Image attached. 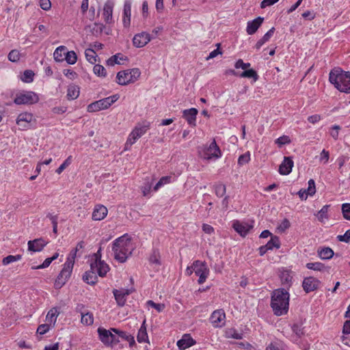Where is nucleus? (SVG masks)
Segmentation results:
<instances>
[{
  "instance_id": "obj_7",
  "label": "nucleus",
  "mask_w": 350,
  "mask_h": 350,
  "mask_svg": "<svg viewBox=\"0 0 350 350\" xmlns=\"http://www.w3.org/2000/svg\"><path fill=\"white\" fill-rule=\"evenodd\" d=\"M140 75L141 71L137 68L122 70L117 73L116 82L119 85H126L135 82Z\"/></svg>"
},
{
  "instance_id": "obj_3",
  "label": "nucleus",
  "mask_w": 350,
  "mask_h": 350,
  "mask_svg": "<svg viewBox=\"0 0 350 350\" xmlns=\"http://www.w3.org/2000/svg\"><path fill=\"white\" fill-rule=\"evenodd\" d=\"M329 81L340 92L350 94L349 72L334 68L329 72Z\"/></svg>"
},
{
  "instance_id": "obj_43",
  "label": "nucleus",
  "mask_w": 350,
  "mask_h": 350,
  "mask_svg": "<svg viewBox=\"0 0 350 350\" xmlns=\"http://www.w3.org/2000/svg\"><path fill=\"white\" fill-rule=\"evenodd\" d=\"M239 76L242 78L253 79L254 81H256L258 79V74L252 68L244 70L243 72L240 74Z\"/></svg>"
},
{
  "instance_id": "obj_4",
  "label": "nucleus",
  "mask_w": 350,
  "mask_h": 350,
  "mask_svg": "<svg viewBox=\"0 0 350 350\" xmlns=\"http://www.w3.org/2000/svg\"><path fill=\"white\" fill-rule=\"evenodd\" d=\"M198 154L200 158L206 161H215L222 156L221 151L215 139L209 145L199 147Z\"/></svg>"
},
{
  "instance_id": "obj_6",
  "label": "nucleus",
  "mask_w": 350,
  "mask_h": 350,
  "mask_svg": "<svg viewBox=\"0 0 350 350\" xmlns=\"http://www.w3.org/2000/svg\"><path fill=\"white\" fill-rule=\"evenodd\" d=\"M16 124L21 131L33 129L36 127L37 119L32 113L24 111L18 115Z\"/></svg>"
},
{
  "instance_id": "obj_10",
  "label": "nucleus",
  "mask_w": 350,
  "mask_h": 350,
  "mask_svg": "<svg viewBox=\"0 0 350 350\" xmlns=\"http://www.w3.org/2000/svg\"><path fill=\"white\" fill-rule=\"evenodd\" d=\"M74 266L70 265V262H65L61 272L58 275L55 282L56 288H62L68 280L70 278Z\"/></svg>"
},
{
  "instance_id": "obj_32",
  "label": "nucleus",
  "mask_w": 350,
  "mask_h": 350,
  "mask_svg": "<svg viewBox=\"0 0 350 350\" xmlns=\"http://www.w3.org/2000/svg\"><path fill=\"white\" fill-rule=\"evenodd\" d=\"M150 263L154 266L155 268H159L161 265V255L157 250H154L149 257Z\"/></svg>"
},
{
  "instance_id": "obj_50",
  "label": "nucleus",
  "mask_w": 350,
  "mask_h": 350,
  "mask_svg": "<svg viewBox=\"0 0 350 350\" xmlns=\"http://www.w3.org/2000/svg\"><path fill=\"white\" fill-rule=\"evenodd\" d=\"M72 161V156H69L64 162L62 164L60 165V166L56 170V173L58 174H60L62 173V172L71 164Z\"/></svg>"
},
{
  "instance_id": "obj_15",
  "label": "nucleus",
  "mask_w": 350,
  "mask_h": 350,
  "mask_svg": "<svg viewBox=\"0 0 350 350\" xmlns=\"http://www.w3.org/2000/svg\"><path fill=\"white\" fill-rule=\"evenodd\" d=\"M90 269L97 273L100 277H104L110 269L105 261L100 259H96L94 262L91 263Z\"/></svg>"
},
{
  "instance_id": "obj_33",
  "label": "nucleus",
  "mask_w": 350,
  "mask_h": 350,
  "mask_svg": "<svg viewBox=\"0 0 350 350\" xmlns=\"http://www.w3.org/2000/svg\"><path fill=\"white\" fill-rule=\"evenodd\" d=\"M131 8L130 3H125L124 6V13H123V25L124 27H127L130 25L131 23Z\"/></svg>"
},
{
  "instance_id": "obj_27",
  "label": "nucleus",
  "mask_w": 350,
  "mask_h": 350,
  "mask_svg": "<svg viewBox=\"0 0 350 350\" xmlns=\"http://www.w3.org/2000/svg\"><path fill=\"white\" fill-rule=\"evenodd\" d=\"M59 314V309L56 307L52 308L49 310L46 316V322L54 327Z\"/></svg>"
},
{
  "instance_id": "obj_25",
  "label": "nucleus",
  "mask_w": 350,
  "mask_h": 350,
  "mask_svg": "<svg viewBox=\"0 0 350 350\" xmlns=\"http://www.w3.org/2000/svg\"><path fill=\"white\" fill-rule=\"evenodd\" d=\"M198 111L196 108H190L183 111V118L187 120V123L191 126H196V116Z\"/></svg>"
},
{
  "instance_id": "obj_24",
  "label": "nucleus",
  "mask_w": 350,
  "mask_h": 350,
  "mask_svg": "<svg viewBox=\"0 0 350 350\" xmlns=\"http://www.w3.org/2000/svg\"><path fill=\"white\" fill-rule=\"evenodd\" d=\"M83 308V305H78L77 306V310L80 312L81 319V323L84 325H91L94 323V317L92 313L89 312L82 311L81 309Z\"/></svg>"
},
{
  "instance_id": "obj_37",
  "label": "nucleus",
  "mask_w": 350,
  "mask_h": 350,
  "mask_svg": "<svg viewBox=\"0 0 350 350\" xmlns=\"http://www.w3.org/2000/svg\"><path fill=\"white\" fill-rule=\"evenodd\" d=\"M85 55L87 61L92 64H96L98 55L94 49L89 48L85 51Z\"/></svg>"
},
{
  "instance_id": "obj_18",
  "label": "nucleus",
  "mask_w": 350,
  "mask_h": 350,
  "mask_svg": "<svg viewBox=\"0 0 350 350\" xmlns=\"http://www.w3.org/2000/svg\"><path fill=\"white\" fill-rule=\"evenodd\" d=\"M132 291L128 288H120L115 289L113 291V293L116 301L117 304L119 306H124L126 301V297L131 293Z\"/></svg>"
},
{
  "instance_id": "obj_16",
  "label": "nucleus",
  "mask_w": 350,
  "mask_h": 350,
  "mask_svg": "<svg viewBox=\"0 0 350 350\" xmlns=\"http://www.w3.org/2000/svg\"><path fill=\"white\" fill-rule=\"evenodd\" d=\"M152 40L149 33L142 31L137 33L133 38V44L136 48H142L145 46Z\"/></svg>"
},
{
  "instance_id": "obj_34",
  "label": "nucleus",
  "mask_w": 350,
  "mask_h": 350,
  "mask_svg": "<svg viewBox=\"0 0 350 350\" xmlns=\"http://www.w3.org/2000/svg\"><path fill=\"white\" fill-rule=\"evenodd\" d=\"M275 28H271L256 44L255 47L257 50L260 49L261 46L268 42L274 33Z\"/></svg>"
},
{
  "instance_id": "obj_39",
  "label": "nucleus",
  "mask_w": 350,
  "mask_h": 350,
  "mask_svg": "<svg viewBox=\"0 0 350 350\" xmlns=\"http://www.w3.org/2000/svg\"><path fill=\"white\" fill-rule=\"evenodd\" d=\"M34 72L31 70H26L23 72V73L21 75L20 79L21 80L27 83H29L33 82L34 79Z\"/></svg>"
},
{
  "instance_id": "obj_1",
  "label": "nucleus",
  "mask_w": 350,
  "mask_h": 350,
  "mask_svg": "<svg viewBox=\"0 0 350 350\" xmlns=\"http://www.w3.org/2000/svg\"><path fill=\"white\" fill-rule=\"evenodd\" d=\"M135 249L131 236L128 234L117 238L113 242L112 251L114 258L120 262H124Z\"/></svg>"
},
{
  "instance_id": "obj_54",
  "label": "nucleus",
  "mask_w": 350,
  "mask_h": 350,
  "mask_svg": "<svg viewBox=\"0 0 350 350\" xmlns=\"http://www.w3.org/2000/svg\"><path fill=\"white\" fill-rule=\"evenodd\" d=\"M58 256H59V253H57V252L55 253L52 257L46 258L44 260V262H42V264L39 265V268L45 269V268L48 267L53 260H55V259H57L58 258Z\"/></svg>"
},
{
  "instance_id": "obj_8",
  "label": "nucleus",
  "mask_w": 350,
  "mask_h": 350,
  "mask_svg": "<svg viewBox=\"0 0 350 350\" xmlns=\"http://www.w3.org/2000/svg\"><path fill=\"white\" fill-rule=\"evenodd\" d=\"M119 98L118 94H114L111 96L96 100L88 105L87 111L90 113L97 112L101 110L108 109Z\"/></svg>"
},
{
  "instance_id": "obj_64",
  "label": "nucleus",
  "mask_w": 350,
  "mask_h": 350,
  "mask_svg": "<svg viewBox=\"0 0 350 350\" xmlns=\"http://www.w3.org/2000/svg\"><path fill=\"white\" fill-rule=\"evenodd\" d=\"M337 239L339 241L349 243L350 240V229L347 230L342 235H338Z\"/></svg>"
},
{
  "instance_id": "obj_42",
  "label": "nucleus",
  "mask_w": 350,
  "mask_h": 350,
  "mask_svg": "<svg viewBox=\"0 0 350 350\" xmlns=\"http://www.w3.org/2000/svg\"><path fill=\"white\" fill-rule=\"evenodd\" d=\"M306 267L308 269L317 271H323L325 269V265L320 262H308Z\"/></svg>"
},
{
  "instance_id": "obj_58",
  "label": "nucleus",
  "mask_w": 350,
  "mask_h": 350,
  "mask_svg": "<svg viewBox=\"0 0 350 350\" xmlns=\"http://www.w3.org/2000/svg\"><path fill=\"white\" fill-rule=\"evenodd\" d=\"M266 350H285V349L280 342L274 341L267 347Z\"/></svg>"
},
{
  "instance_id": "obj_21",
  "label": "nucleus",
  "mask_w": 350,
  "mask_h": 350,
  "mask_svg": "<svg viewBox=\"0 0 350 350\" xmlns=\"http://www.w3.org/2000/svg\"><path fill=\"white\" fill-rule=\"evenodd\" d=\"M137 340L139 343H150L148 332L146 319H144L142 323L138 329L137 334Z\"/></svg>"
},
{
  "instance_id": "obj_36",
  "label": "nucleus",
  "mask_w": 350,
  "mask_h": 350,
  "mask_svg": "<svg viewBox=\"0 0 350 350\" xmlns=\"http://www.w3.org/2000/svg\"><path fill=\"white\" fill-rule=\"evenodd\" d=\"M95 272L92 269L89 271H86L83 276V280L89 284L93 285L97 282V277L95 275Z\"/></svg>"
},
{
  "instance_id": "obj_62",
  "label": "nucleus",
  "mask_w": 350,
  "mask_h": 350,
  "mask_svg": "<svg viewBox=\"0 0 350 350\" xmlns=\"http://www.w3.org/2000/svg\"><path fill=\"white\" fill-rule=\"evenodd\" d=\"M340 126L334 125L330 128L329 134L335 140L338 139L339 135Z\"/></svg>"
},
{
  "instance_id": "obj_9",
  "label": "nucleus",
  "mask_w": 350,
  "mask_h": 350,
  "mask_svg": "<svg viewBox=\"0 0 350 350\" xmlns=\"http://www.w3.org/2000/svg\"><path fill=\"white\" fill-rule=\"evenodd\" d=\"M39 100L38 94L33 91H20L15 94L14 103L16 105H33Z\"/></svg>"
},
{
  "instance_id": "obj_30",
  "label": "nucleus",
  "mask_w": 350,
  "mask_h": 350,
  "mask_svg": "<svg viewBox=\"0 0 350 350\" xmlns=\"http://www.w3.org/2000/svg\"><path fill=\"white\" fill-rule=\"evenodd\" d=\"M126 60V57L121 53H117L107 60V65L113 66L116 64H122Z\"/></svg>"
},
{
  "instance_id": "obj_13",
  "label": "nucleus",
  "mask_w": 350,
  "mask_h": 350,
  "mask_svg": "<svg viewBox=\"0 0 350 350\" xmlns=\"http://www.w3.org/2000/svg\"><path fill=\"white\" fill-rule=\"evenodd\" d=\"M210 322L215 328L224 327L226 324V314L224 310L218 309L213 311L210 317Z\"/></svg>"
},
{
  "instance_id": "obj_41",
  "label": "nucleus",
  "mask_w": 350,
  "mask_h": 350,
  "mask_svg": "<svg viewBox=\"0 0 350 350\" xmlns=\"http://www.w3.org/2000/svg\"><path fill=\"white\" fill-rule=\"evenodd\" d=\"M319 256L323 260L330 259L334 256V251L329 247H324L319 252Z\"/></svg>"
},
{
  "instance_id": "obj_49",
  "label": "nucleus",
  "mask_w": 350,
  "mask_h": 350,
  "mask_svg": "<svg viewBox=\"0 0 350 350\" xmlns=\"http://www.w3.org/2000/svg\"><path fill=\"white\" fill-rule=\"evenodd\" d=\"M52 327L50 324L46 322L44 324L40 325L37 328V333L40 335H44L47 333Z\"/></svg>"
},
{
  "instance_id": "obj_20",
  "label": "nucleus",
  "mask_w": 350,
  "mask_h": 350,
  "mask_svg": "<svg viewBox=\"0 0 350 350\" xmlns=\"http://www.w3.org/2000/svg\"><path fill=\"white\" fill-rule=\"evenodd\" d=\"M47 243L48 242L42 238L29 241L27 243L28 250L33 252H40Z\"/></svg>"
},
{
  "instance_id": "obj_26",
  "label": "nucleus",
  "mask_w": 350,
  "mask_h": 350,
  "mask_svg": "<svg viewBox=\"0 0 350 350\" xmlns=\"http://www.w3.org/2000/svg\"><path fill=\"white\" fill-rule=\"evenodd\" d=\"M195 343V340L189 334H184L182 338L178 340L177 346L180 349L184 350L193 346Z\"/></svg>"
},
{
  "instance_id": "obj_46",
  "label": "nucleus",
  "mask_w": 350,
  "mask_h": 350,
  "mask_svg": "<svg viewBox=\"0 0 350 350\" xmlns=\"http://www.w3.org/2000/svg\"><path fill=\"white\" fill-rule=\"evenodd\" d=\"M64 59L68 64L73 65L77 61V55L73 51H67Z\"/></svg>"
},
{
  "instance_id": "obj_56",
  "label": "nucleus",
  "mask_w": 350,
  "mask_h": 350,
  "mask_svg": "<svg viewBox=\"0 0 350 350\" xmlns=\"http://www.w3.org/2000/svg\"><path fill=\"white\" fill-rule=\"evenodd\" d=\"M250 161V152H247L245 154L239 156L238 159V164L239 165H243L247 163Z\"/></svg>"
},
{
  "instance_id": "obj_40",
  "label": "nucleus",
  "mask_w": 350,
  "mask_h": 350,
  "mask_svg": "<svg viewBox=\"0 0 350 350\" xmlns=\"http://www.w3.org/2000/svg\"><path fill=\"white\" fill-rule=\"evenodd\" d=\"M266 245L269 250H273L274 248L279 249L280 247L279 237L277 236H271V239L268 241Z\"/></svg>"
},
{
  "instance_id": "obj_44",
  "label": "nucleus",
  "mask_w": 350,
  "mask_h": 350,
  "mask_svg": "<svg viewBox=\"0 0 350 350\" xmlns=\"http://www.w3.org/2000/svg\"><path fill=\"white\" fill-rule=\"evenodd\" d=\"M226 336L228 338H234V339H241L243 338L242 333L239 332L234 328H230L226 330Z\"/></svg>"
},
{
  "instance_id": "obj_23",
  "label": "nucleus",
  "mask_w": 350,
  "mask_h": 350,
  "mask_svg": "<svg viewBox=\"0 0 350 350\" xmlns=\"http://www.w3.org/2000/svg\"><path fill=\"white\" fill-rule=\"evenodd\" d=\"M264 18L258 16L247 23L246 31L248 35H252L258 30L263 22Z\"/></svg>"
},
{
  "instance_id": "obj_5",
  "label": "nucleus",
  "mask_w": 350,
  "mask_h": 350,
  "mask_svg": "<svg viewBox=\"0 0 350 350\" xmlns=\"http://www.w3.org/2000/svg\"><path fill=\"white\" fill-rule=\"evenodd\" d=\"M150 122L144 121L137 124L128 136L124 145V150H128L149 129Z\"/></svg>"
},
{
  "instance_id": "obj_61",
  "label": "nucleus",
  "mask_w": 350,
  "mask_h": 350,
  "mask_svg": "<svg viewBox=\"0 0 350 350\" xmlns=\"http://www.w3.org/2000/svg\"><path fill=\"white\" fill-rule=\"evenodd\" d=\"M329 158V153L327 150L323 149L319 155V161L323 164L327 163Z\"/></svg>"
},
{
  "instance_id": "obj_57",
  "label": "nucleus",
  "mask_w": 350,
  "mask_h": 350,
  "mask_svg": "<svg viewBox=\"0 0 350 350\" xmlns=\"http://www.w3.org/2000/svg\"><path fill=\"white\" fill-rule=\"evenodd\" d=\"M147 305L154 308L158 312H162L165 308V306L163 304H156L152 300H148L147 301Z\"/></svg>"
},
{
  "instance_id": "obj_48",
  "label": "nucleus",
  "mask_w": 350,
  "mask_h": 350,
  "mask_svg": "<svg viewBox=\"0 0 350 350\" xmlns=\"http://www.w3.org/2000/svg\"><path fill=\"white\" fill-rule=\"evenodd\" d=\"M93 72L94 75L99 77H105L107 75L105 68L100 64H95L93 67Z\"/></svg>"
},
{
  "instance_id": "obj_29",
  "label": "nucleus",
  "mask_w": 350,
  "mask_h": 350,
  "mask_svg": "<svg viewBox=\"0 0 350 350\" xmlns=\"http://www.w3.org/2000/svg\"><path fill=\"white\" fill-rule=\"evenodd\" d=\"M80 94V88L75 84L68 86L66 96L68 100H75Z\"/></svg>"
},
{
  "instance_id": "obj_45",
  "label": "nucleus",
  "mask_w": 350,
  "mask_h": 350,
  "mask_svg": "<svg viewBox=\"0 0 350 350\" xmlns=\"http://www.w3.org/2000/svg\"><path fill=\"white\" fill-rule=\"evenodd\" d=\"M280 278L283 284L289 285L292 282L293 277L289 271L284 270L280 274Z\"/></svg>"
},
{
  "instance_id": "obj_53",
  "label": "nucleus",
  "mask_w": 350,
  "mask_h": 350,
  "mask_svg": "<svg viewBox=\"0 0 350 350\" xmlns=\"http://www.w3.org/2000/svg\"><path fill=\"white\" fill-rule=\"evenodd\" d=\"M226 186L222 183H218L215 186V192L217 196L222 197L226 193Z\"/></svg>"
},
{
  "instance_id": "obj_63",
  "label": "nucleus",
  "mask_w": 350,
  "mask_h": 350,
  "mask_svg": "<svg viewBox=\"0 0 350 350\" xmlns=\"http://www.w3.org/2000/svg\"><path fill=\"white\" fill-rule=\"evenodd\" d=\"M77 251L75 250V249H73L72 251H70L65 262H70V265L74 266L75 258L77 256Z\"/></svg>"
},
{
  "instance_id": "obj_31",
  "label": "nucleus",
  "mask_w": 350,
  "mask_h": 350,
  "mask_svg": "<svg viewBox=\"0 0 350 350\" xmlns=\"http://www.w3.org/2000/svg\"><path fill=\"white\" fill-rule=\"evenodd\" d=\"M66 53V47L65 46H59L56 48L53 53V58L55 62H61L64 60Z\"/></svg>"
},
{
  "instance_id": "obj_55",
  "label": "nucleus",
  "mask_w": 350,
  "mask_h": 350,
  "mask_svg": "<svg viewBox=\"0 0 350 350\" xmlns=\"http://www.w3.org/2000/svg\"><path fill=\"white\" fill-rule=\"evenodd\" d=\"M291 224L290 221L287 219H284L280 221V223L278 224L277 229L278 231L283 232L286 231L288 228H289Z\"/></svg>"
},
{
  "instance_id": "obj_38",
  "label": "nucleus",
  "mask_w": 350,
  "mask_h": 350,
  "mask_svg": "<svg viewBox=\"0 0 350 350\" xmlns=\"http://www.w3.org/2000/svg\"><path fill=\"white\" fill-rule=\"evenodd\" d=\"M113 8L110 2H107L104 5L103 16L107 23H109L112 18Z\"/></svg>"
},
{
  "instance_id": "obj_47",
  "label": "nucleus",
  "mask_w": 350,
  "mask_h": 350,
  "mask_svg": "<svg viewBox=\"0 0 350 350\" xmlns=\"http://www.w3.org/2000/svg\"><path fill=\"white\" fill-rule=\"evenodd\" d=\"M22 258V256L20 254L17 255H9L2 260V263L3 265H8L10 263L16 262L20 260Z\"/></svg>"
},
{
  "instance_id": "obj_12",
  "label": "nucleus",
  "mask_w": 350,
  "mask_h": 350,
  "mask_svg": "<svg viewBox=\"0 0 350 350\" xmlns=\"http://www.w3.org/2000/svg\"><path fill=\"white\" fill-rule=\"evenodd\" d=\"M98 333L99 335L100 340L107 345H111L116 344L119 342L116 334L111 330V328L109 330L104 328H98Z\"/></svg>"
},
{
  "instance_id": "obj_28",
  "label": "nucleus",
  "mask_w": 350,
  "mask_h": 350,
  "mask_svg": "<svg viewBox=\"0 0 350 350\" xmlns=\"http://www.w3.org/2000/svg\"><path fill=\"white\" fill-rule=\"evenodd\" d=\"M176 177L172 175L165 176L161 177L157 183L154 185L153 189L154 191H158L160 188L164 187L166 185L170 184L175 181Z\"/></svg>"
},
{
  "instance_id": "obj_14",
  "label": "nucleus",
  "mask_w": 350,
  "mask_h": 350,
  "mask_svg": "<svg viewBox=\"0 0 350 350\" xmlns=\"http://www.w3.org/2000/svg\"><path fill=\"white\" fill-rule=\"evenodd\" d=\"M321 282L319 279L313 276H308L304 279L302 287L306 293H309L317 290L321 286Z\"/></svg>"
},
{
  "instance_id": "obj_22",
  "label": "nucleus",
  "mask_w": 350,
  "mask_h": 350,
  "mask_svg": "<svg viewBox=\"0 0 350 350\" xmlns=\"http://www.w3.org/2000/svg\"><path fill=\"white\" fill-rule=\"evenodd\" d=\"M294 165L293 161L291 157H285L279 167V173L282 175L289 174Z\"/></svg>"
},
{
  "instance_id": "obj_17",
  "label": "nucleus",
  "mask_w": 350,
  "mask_h": 350,
  "mask_svg": "<svg viewBox=\"0 0 350 350\" xmlns=\"http://www.w3.org/2000/svg\"><path fill=\"white\" fill-rule=\"evenodd\" d=\"M232 228L234 230L242 237L247 234L250 230L253 228L252 224H250L245 221H241L239 220H234L232 221Z\"/></svg>"
},
{
  "instance_id": "obj_11",
  "label": "nucleus",
  "mask_w": 350,
  "mask_h": 350,
  "mask_svg": "<svg viewBox=\"0 0 350 350\" xmlns=\"http://www.w3.org/2000/svg\"><path fill=\"white\" fill-rule=\"evenodd\" d=\"M193 269L196 275L199 277L198 283L203 284L209 274V269L206 264L200 260H196L193 262Z\"/></svg>"
},
{
  "instance_id": "obj_19",
  "label": "nucleus",
  "mask_w": 350,
  "mask_h": 350,
  "mask_svg": "<svg viewBox=\"0 0 350 350\" xmlns=\"http://www.w3.org/2000/svg\"><path fill=\"white\" fill-rule=\"evenodd\" d=\"M108 213V210L106 206L102 204H96L95 205L92 218L94 221H100L104 219Z\"/></svg>"
},
{
  "instance_id": "obj_59",
  "label": "nucleus",
  "mask_w": 350,
  "mask_h": 350,
  "mask_svg": "<svg viewBox=\"0 0 350 350\" xmlns=\"http://www.w3.org/2000/svg\"><path fill=\"white\" fill-rule=\"evenodd\" d=\"M342 212L343 217L347 220L350 221V204L349 203H345L342 205Z\"/></svg>"
},
{
  "instance_id": "obj_51",
  "label": "nucleus",
  "mask_w": 350,
  "mask_h": 350,
  "mask_svg": "<svg viewBox=\"0 0 350 350\" xmlns=\"http://www.w3.org/2000/svg\"><path fill=\"white\" fill-rule=\"evenodd\" d=\"M20 57L21 53L18 50L16 49L12 50L8 55V59L12 62H18L20 59Z\"/></svg>"
},
{
  "instance_id": "obj_2",
  "label": "nucleus",
  "mask_w": 350,
  "mask_h": 350,
  "mask_svg": "<svg viewBox=\"0 0 350 350\" xmlns=\"http://www.w3.org/2000/svg\"><path fill=\"white\" fill-rule=\"evenodd\" d=\"M289 298V293L284 288L276 289L273 292L271 307L276 316H282L288 312Z\"/></svg>"
},
{
  "instance_id": "obj_52",
  "label": "nucleus",
  "mask_w": 350,
  "mask_h": 350,
  "mask_svg": "<svg viewBox=\"0 0 350 350\" xmlns=\"http://www.w3.org/2000/svg\"><path fill=\"white\" fill-rule=\"evenodd\" d=\"M308 188L306 191L308 193L309 196H313L316 193V185L315 182L313 179H310L308 182Z\"/></svg>"
},
{
  "instance_id": "obj_60",
  "label": "nucleus",
  "mask_w": 350,
  "mask_h": 350,
  "mask_svg": "<svg viewBox=\"0 0 350 350\" xmlns=\"http://www.w3.org/2000/svg\"><path fill=\"white\" fill-rule=\"evenodd\" d=\"M275 142L279 147H281L283 145L289 144L291 142V139L288 136L283 135L278 137Z\"/></svg>"
},
{
  "instance_id": "obj_35",
  "label": "nucleus",
  "mask_w": 350,
  "mask_h": 350,
  "mask_svg": "<svg viewBox=\"0 0 350 350\" xmlns=\"http://www.w3.org/2000/svg\"><path fill=\"white\" fill-rule=\"evenodd\" d=\"M329 205H324L321 210L317 213V217L318 220L321 222L324 223L325 221H327L329 218L328 215V210H329Z\"/></svg>"
}]
</instances>
